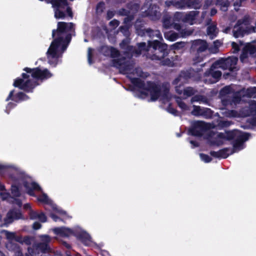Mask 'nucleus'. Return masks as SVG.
I'll return each instance as SVG.
<instances>
[{"label":"nucleus","instance_id":"nucleus-1","mask_svg":"<svg viewBox=\"0 0 256 256\" xmlns=\"http://www.w3.org/2000/svg\"><path fill=\"white\" fill-rule=\"evenodd\" d=\"M21 78H17L14 80L13 86L24 90L26 92H32L34 88L38 84L36 80H44L52 76V74L46 68L43 70L39 68H24Z\"/></svg>","mask_w":256,"mask_h":256},{"label":"nucleus","instance_id":"nucleus-2","mask_svg":"<svg viewBox=\"0 0 256 256\" xmlns=\"http://www.w3.org/2000/svg\"><path fill=\"white\" fill-rule=\"evenodd\" d=\"M74 28V24L72 22H59L57 24V29L53 30L52 31V37L54 40L50 45V50L52 49V53L54 54V50L58 46L60 42H62L64 34H70Z\"/></svg>","mask_w":256,"mask_h":256},{"label":"nucleus","instance_id":"nucleus-3","mask_svg":"<svg viewBox=\"0 0 256 256\" xmlns=\"http://www.w3.org/2000/svg\"><path fill=\"white\" fill-rule=\"evenodd\" d=\"M72 40V34H67L64 38H63L62 42H60V44L56 48L54 52L55 53L54 54L52 53V49L50 50V46L49 47L46 54L47 57L48 59V63L50 64H54V66H56L57 64L58 59L59 58V54H58V48L60 46H61V51L62 52H64L66 49L69 43Z\"/></svg>","mask_w":256,"mask_h":256},{"label":"nucleus","instance_id":"nucleus-4","mask_svg":"<svg viewBox=\"0 0 256 256\" xmlns=\"http://www.w3.org/2000/svg\"><path fill=\"white\" fill-rule=\"evenodd\" d=\"M152 48L153 50L152 52H154L150 58L152 60H161L168 54V45L158 40L152 41Z\"/></svg>","mask_w":256,"mask_h":256},{"label":"nucleus","instance_id":"nucleus-5","mask_svg":"<svg viewBox=\"0 0 256 256\" xmlns=\"http://www.w3.org/2000/svg\"><path fill=\"white\" fill-rule=\"evenodd\" d=\"M208 129V124L203 121L197 120L192 122L188 129V134L192 136H202L204 132Z\"/></svg>","mask_w":256,"mask_h":256},{"label":"nucleus","instance_id":"nucleus-6","mask_svg":"<svg viewBox=\"0 0 256 256\" xmlns=\"http://www.w3.org/2000/svg\"><path fill=\"white\" fill-rule=\"evenodd\" d=\"M145 90L150 92V100L152 102L157 100L161 95L162 90L160 86L156 84L154 82L148 81Z\"/></svg>","mask_w":256,"mask_h":256},{"label":"nucleus","instance_id":"nucleus-7","mask_svg":"<svg viewBox=\"0 0 256 256\" xmlns=\"http://www.w3.org/2000/svg\"><path fill=\"white\" fill-rule=\"evenodd\" d=\"M22 214L19 209L13 208L10 210L7 213L6 218H4V222L6 225L12 224L14 220L22 218Z\"/></svg>","mask_w":256,"mask_h":256},{"label":"nucleus","instance_id":"nucleus-8","mask_svg":"<svg viewBox=\"0 0 256 256\" xmlns=\"http://www.w3.org/2000/svg\"><path fill=\"white\" fill-rule=\"evenodd\" d=\"M250 136V134L248 133H244L236 136V138L232 141V148L230 149V154H233L238 150H240V147L242 146L243 143L248 140Z\"/></svg>","mask_w":256,"mask_h":256},{"label":"nucleus","instance_id":"nucleus-9","mask_svg":"<svg viewBox=\"0 0 256 256\" xmlns=\"http://www.w3.org/2000/svg\"><path fill=\"white\" fill-rule=\"evenodd\" d=\"M14 90H11L8 96L6 98V102L12 100L16 103L20 102L22 101L28 100L30 98L29 96L26 95L25 93L22 92H18L16 94H14Z\"/></svg>","mask_w":256,"mask_h":256},{"label":"nucleus","instance_id":"nucleus-10","mask_svg":"<svg viewBox=\"0 0 256 256\" xmlns=\"http://www.w3.org/2000/svg\"><path fill=\"white\" fill-rule=\"evenodd\" d=\"M23 186L26 190V193L34 197L36 196L34 190L40 192L42 190L38 184L34 182L30 183L27 180H24L23 182Z\"/></svg>","mask_w":256,"mask_h":256},{"label":"nucleus","instance_id":"nucleus-11","mask_svg":"<svg viewBox=\"0 0 256 256\" xmlns=\"http://www.w3.org/2000/svg\"><path fill=\"white\" fill-rule=\"evenodd\" d=\"M238 58L235 57L229 58L223 60L222 64L224 67L228 69L230 72L236 70V65L237 64Z\"/></svg>","mask_w":256,"mask_h":256},{"label":"nucleus","instance_id":"nucleus-12","mask_svg":"<svg viewBox=\"0 0 256 256\" xmlns=\"http://www.w3.org/2000/svg\"><path fill=\"white\" fill-rule=\"evenodd\" d=\"M214 66L212 65L210 68L204 72V76H211L212 78L215 80L214 82L218 81L222 76V72L220 70H214Z\"/></svg>","mask_w":256,"mask_h":256},{"label":"nucleus","instance_id":"nucleus-13","mask_svg":"<svg viewBox=\"0 0 256 256\" xmlns=\"http://www.w3.org/2000/svg\"><path fill=\"white\" fill-rule=\"evenodd\" d=\"M54 230L56 234L62 236L68 237L72 234L74 236L75 234L72 229L64 227L56 228Z\"/></svg>","mask_w":256,"mask_h":256},{"label":"nucleus","instance_id":"nucleus-14","mask_svg":"<svg viewBox=\"0 0 256 256\" xmlns=\"http://www.w3.org/2000/svg\"><path fill=\"white\" fill-rule=\"evenodd\" d=\"M74 236L85 245H88L91 241L90 236L85 232H76L74 234Z\"/></svg>","mask_w":256,"mask_h":256},{"label":"nucleus","instance_id":"nucleus-15","mask_svg":"<svg viewBox=\"0 0 256 256\" xmlns=\"http://www.w3.org/2000/svg\"><path fill=\"white\" fill-rule=\"evenodd\" d=\"M46 241L45 242H40L38 244V248L42 252V253H48L50 252V248L48 244L49 242L50 241V238L48 236H44Z\"/></svg>","mask_w":256,"mask_h":256},{"label":"nucleus","instance_id":"nucleus-16","mask_svg":"<svg viewBox=\"0 0 256 256\" xmlns=\"http://www.w3.org/2000/svg\"><path fill=\"white\" fill-rule=\"evenodd\" d=\"M134 27L136 28V33L140 36H144L146 34V29L143 28L144 24H142V21L138 19L135 23Z\"/></svg>","mask_w":256,"mask_h":256},{"label":"nucleus","instance_id":"nucleus-17","mask_svg":"<svg viewBox=\"0 0 256 256\" xmlns=\"http://www.w3.org/2000/svg\"><path fill=\"white\" fill-rule=\"evenodd\" d=\"M195 45L198 46V48H197L198 54L206 51L208 48V43L204 40H196L195 42Z\"/></svg>","mask_w":256,"mask_h":256},{"label":"nucleus","instance_id":"nucleus-18","mask_svg":"<svg viewBox=\"0 0 256 256\" xmlns=\"http://www.w3.org/2000/svg\"><path fill=\"white\" fill-rule=\"evenodd\" d=\"M208 35L211 39L215 38L218 34V30L216 26L212 24L208 26L206 29Z\"/></svg>","mask_w":256,"mask_h":256},{"label":"nucleus","instance_id":"nucleus-19","mask_svg":"<svg viewBox=\"0 0 256 256\" xmlns=\"http://www.w3.org/2000/svg\"><path fill=\"white\" fill-rule=\"evenodd\" d=\"M130 82L134 84V86L139 88L146 90V86L144 80L140 78H134L130 80Z\"/></svg>","mask_w":256,"mask_h":256},{"label":"nucleus","instance_id":"nucleus-20","mask_svg":"<svg viewBox=\"0 0 256 256\" xmlns=\"http://www.w3.org/2000/svg\"><path fill=\"white\" fill-rule=\"evenodd\" d=\"M198 14L199 12L196 10L190 12L184 16L182 20L186 22L194 20Z\"/></svg>","mask_w":256,"mask_h":256},{"label":"nucleus","instance_id":"nucleus-21","mask_svg":"<svg viewBox=\"0 0 256 256\" xmlns=\"http://www.w3.org/2000/svg\"><path fill=\"white\" fill-rule=\"evenodd\" d=\"M190 102L192 103L194 102H199L200 103L206 104L208 103V100L207 98L204 96L196 94L194 96V95L190 100Z\"/></svg>","mask_w":256,"mask_h":256},{"label":"nucleus","instance_id":"nucleus-22","mask_svg":"<svg viewBox=\"0 0 256 256\" xmlns=\"http://www.w3.org/2000/svg\"><path fill=\"white\" fill-rule=\"evenodd\" d=\"M152 41L148 40V45L146 44V42H142L138 44V46L142 52H148L152 48Z\"/></svg>","mask_w":256,"mask_h":256},{"label":"nucleus","instance_id":"nucleus-23","mask_svg":"<svg viewBox=\"0 0 256 256\" xmlns=\"http://www.w3.org/2000/svg\"><path fill=\"white\" fill-rule=\"evenodd\" d=\"M180 6L182 8L188 7L192 8L194 4V0H181L178 2Z\"/></svg>","mask_w":256,"mask_h":256},{"label":"nucleus","instance_id":"nucleus-24","mask_svg":"<svg viewBox=\"0 0 256 256\" xmlns=\"http://www.w3.org/2000/svg\"><path fill=\"white\" fill-rule=\"evenodd\" d=\"M243 48L244 50L246 51L250 54H253L256 52V45L251 43H247Z\"/></svg>","mask_w":256,"mask_h":256},{"label":"nucleus","instance_id":"nucleus-25","mask_svg":"<svg viewBox=\"0 0 256 256\" xmlns=\"http://www.w3.org/2000/svg\"><path fill=\"white\" fill-rule=\"evenodd\" d=\"M98 51L106 56H109L110 54V46H102L98 48Z\"/></svg>","mask_w":256,"mask_h":256},{"label":"nucleus","instance_id":"nucleus-26","mask_svg":"<svg viewBox=\"0 0 256 256\" xmlns=\"http://www.w3.org/2000/svg\"><path fill=\"white\" fill-rule=\"evenodd\" d=\"M11 194L12 198H18L21 195L20 191L18 186L16 184H12L10 188Z\"/></svg>","mask_w":256,"mask_h":256},{"label":"nucleus","instance_id":"nucleus-27","mask_svg":"<svg viewBox=\"0 0 256 256\" xmlns=\"http://www.w3.org/2000/svg\"><path fill=\"white\" fill-rule=\"evenodd\" d=\"M146 34L150 38L156 36L158 38H162L161 34L159 30H154L151 28H148L146 30Z\"/></svg>","mask_w":256,"mask_h":256},{"label":"nucleus","instance_id":"nucleus-28","mask_svg":"<svg viewBox=\"0 0 256 256\" xmlns=\"http://www.w3.org/2000/svg\"><path fill=\"white\" fill-rule=\"evenodd\" d=\"M52 4L54 7L60 8L62 6H65L68 5L67 0H51Z\"/></svg>","mask_w":256,"mask_h":256},{"label":"nucleus","instance_id":"nucleus-29","mask_svg":"<svg viewBox=\"0 0 256 256\" xmlns=\"http://www.w3.org/2000/svg\"><path fill=\"white\" fill-rule=\"evenodd\" d=\"M126 60V58H118V59H114L112 61V64H113L114 66L120 70Z\"/></svg>","mask_w":256,"mask_h":256},{"label":"nucleus","instance_id":"nucleus-30","mask_svg":"<svg viewBox=\"0 0 256 256\" xmlns=\"http://www.w3.org/2000/svg\"><path fill=\"white\" fill-rule=\"evenodd\" d=\"M184 77L185 78H190V74L186 73L184 72H182L173 81L172 84L174 85H177L178 84L179 82L181 80L182 78Z\"/></svg>","mask_w":256,"mask_h":256},{"label":"nucleus","instance_id":"nucleus-31","mask_svg":"<svg viewBox=\"0 0 256 256\" xmlns=\"http://www.w3.org/2000/svg\"><path fill=\"white\" fill-rule=\"evenodd\" d=\"M184 77L185 78H190V74L186 73L184 72H182L173 81L172 84L174 85H177L178 84L179 82L181 80L182 78Z\"/></svg>","mask_w":256,"mask_h":256},{"label":"nucleus","instance_id":"nucleus-32","mask_svg":"<svg viewBox=\"0 0 256 256\" xmlns=\"http://www.w3.org/2000/svg\"><path fill=\"white\" fill-rule=\"evenodd\" d=\"M196 92V90H195L193 88L190 86L184 89V95L188 97L194 96Z\"/></svg>","mask_w":256,"mask_h":256},{"label":"nucleus","instance_id":"nucleus-33","mask_svg":"<svg viewBox=\"0 0 256 256\" xmlns=\"http://www.w3.org/2000/svg\"><path fill=\"white\" fill-rule=\"evenodd\" d=\"M220 155L222 158H227L230 154V148H224L220 149Z\"/></svg>","mask_w":256,"mask_h":256},{"label":"nucleus","instance_id":"nucleus-34","mask_svg":"<svg viewBox=\"0 0 256 256\" xmlns=\"http://www.w3.org/2000/svg\"><path fill=\"white\" fill-rule=\"evenodd\" d=\"M162 24L164 28H170L172 25L171 18L170 16H164L162 20Z\"/></svg>","mask_w":256,"mask_h":256},{"label":"nucleus","instance_id":"nucleus-35","mask_svg":"<svg viewBox=\"0 0 256 256\" xmlns=\"http://www.w3.org/2000/svg\"><path fill=\"white\" fill-rule=\"evenodd\" d=\"M237 132L235 130L226 132V140H231L234 139L236 136Z\"/></svg>","mask_w":256,"mask_h":256},{"label":"nucleus","instance_id":"nucleus-36","mask_svg":"<svg viewBox=\"0 0 256 256\" xmlns=\"http://www.w3.org/2000/svg\"><path fill=\"white\" fill-rule=\"evenodd\" d=\"M120 52L116 48L110 46V56L112 58H118L120 56Z\"/></svg>","mask_w":256,"mask_h":256},{"label":"nucleus","instance_id":"nucleus-37","mask_svg":"<svg viewBox=\"0 0 256 256\" xmlns=\"http://www.w3.org/2000/svg\"><path fill=\"white\" fill-rule=\"evenodd\" d=\"M165 37H166L168 40L172 42L176 40L178 38V34L177 33L173 32L168 34L166 36L165 34Z\"/></svg>","mask_w":256,"mask_h":256},{"label":"nucleus","instance_id":"nucleus-38","mask_svg":"<svg viewBox=\"0 0 256 256\" xmlns=\"http://www.w3.org/2000/svg\"><path fill=\"white\" fill-rule=\"evenodd\" d=\"M66 14L63 11L59 10V8H57L55 10L54 16L56 18H64Z\"/></svg>","mask_w":256,"mask_h":256},{"label":"nucleus","instance_id":"nucleus-39","mask_svg":"<svg viewBox=\"0 0 256 256\" xmlns=\"http://www.w3.org/2000/svg\"><path fill=\"white\" fill-rule=\"evenodd\" d=\"M248 97L252 98L256 94V87L248 88L246 91Z\"/></svg>","mask_w":256,"mask_h":256},{"label":"nucleus","instance_id":"nucleus-40","mask_svg":"<svg viewBox=\"0 0 256 256\" xmlns=\"http://www.w3.org/2000/svg\"><path fill=\"white\" fill-rule=\"evenodd\" d=\"M129 28L130 26L126 24L124 26H120L119 28V30L121 32L124 34V35L127 36L130 33Z\"/></svg>","mask_w":256,"mask_h":256},{"label":"nucleus","instance_id":"nucleus-41","mask_svg":"<svg viewBox=\"0 0 256 256\" xmlns=\"http://www.w3.org/2000/svg\"><path fill=\"white\" fill-rule=\"evenodd\" d=\"M38 200L40 202H44L45 204H48V196L44 193L41 196H39L38 198Z\"/></svg>","mask_w":256,"mask_h":256},{"label":"nucleus","instance_id":"nucleus-42","mask_svg":"<svg viewBox=\"0 0 256 256\" xmlns=\"http://www.w3.org/2000/svg\"><path fill=\"white\" fill-rule=\"evenodd\" d=\"M167 110L169 113L173 114L174 116H178V110L172 106L171 104H168L167 108Z\"/></svg>","mask_w":256,"mask_h":256},{"label":"nucleus","instance_id":"nucleus-43","mask_svg":"<svg viewBox=\"0 0 256 256\" xmlns=\"http://www.w3.org/2000/svg\"><path fill=\"white\" fill-rule=\"evenodd\" d=\"M201 159L205 162L208 163L212 160V158L208 154L201 153L200 154Z\"/></svg>","mask_w":256,"mask_h":256},{"label":"nucleus","instance_id":"nucleus-44","mask_svg":"<svg viewBox=\"0 0 256 256\" xmlns=\"http://www.w3.org/2000/svg\"><path fill=\"white\" fill-rule=\"evenodd\" d=\"M194 109L192 112V114L194 116H198L200 114V106H193Z\"/></svg>","mask_w":256,"mask_h":256},{"label":"nucleus","instance_id":"nucleus-45","mask_svg":"<svg viewBox=\"0 0 256 256\" xmlns=\"http://www.w3.org/2000/svg\"><path fill=\"white\" fill-rule=\"evenodd\" d=\"M16 106V104L12 102H10L8 104L6 109L5 110L6 112L9 114L12 109L14 108Z\"/></svg>","mask_w":256,"mask_h":256},{"label":"nucleus","instance_id":"nucleus-46","mask_svg":"<svg viewBox=\"0 0 256 256\" xmlns=\"http://www.w3.org/2000/svg\"><path fill=\"white\" fill-rule=\"evenodd\" d=\"M178 106L182 110H188V106L182 100H176Z\"/></svg>","mask_w":256,"mask_h":256},{"label":"nucleus","instance_id":"nucleus-47","mask_svg":"<svg viewBox=\"0 0 256 256\" xmlns=\"http://www.w3.org/2000/svg\"><path fill=\"white\" fill-rule=\"evenodd\" d=\"M172 49L174 50H178L184 46V43L182 42H178L172 45Z\"/></svg>","mask_w":256,"mask_h":256},{"label":"nucleus","instance_id":"nucleus-48","mask_svg":"<svg viewBox=\"0 0 256 256\" xmlns=\"http://www.w3.org/2000/svg\"><path fill=\"white\" fill-rule=\"evenodd\" d=\"M134 19V16L133 14L128 15L124 20V23L126 24H130L132 21Z\"/></svg>","mask_w":256,"mask_h":256},{"label":"nucleus","instance_id":"nucleus-49","mask_svg":"<svg viewBox=\"0 0 256 256\" xmlns=\"http://www.w3.org/2000/svg\"><path fill=\"white\" fill-rule=\"evenodd\" d=\"M130 69L131 68L130 62L126 60L120 70L124 72H126L130 70Z\"/></svg>","mask_w":256,"mask_h":256},{"label":"nucleus","instance_id":"nucleus-50","mask_svg":"<svg viewBox=\"0 0 256 256\" xmlns=\"http://www.w3.org/2000/svg\"><path fill=\"white\" fill-rule=\"evenodd\" d=\"M92 50V48H88V60L90 64L93 63Z\"/></svg>","mask_w":256,"mask_h":256},{"label":"nucleus","instance_id":"nucleus-51","mask_svg":"<svg viewBox=\"0 0 256 256\" xmlns=\"http://www.w3.org/2000/svg\"><path fill=\"white\" fill-rule=\"evenodd\" d=\"M210 154L211 156H212L214 158H222L220 150L218 152L210 151Z\"/></svg>","mask_w":256,"mask_h":256},{"label":"nucleus","instance_id":"nucleus-52","mask_svg":"<svg viewBox=\"0 0 256 256\" xmlns=\"http://www.w3.org/2000/svg\"><path fill=\"white\" fill-rule=\"evenodd\" d=\"M242 28L240 27L236 30H233L234 36L236 38H238L242 35Z\"/></svg>","mask_w":256,"mask_h":256},{"label":"nucleus","instance_id":"nucleus-53","mask_svg":"<svg viewBox=\"0 0 256 256\" xmlns=\"http://www.w3.org/2000/svg\"><path fill=\"white\" fill-rule=\"evenodd\" d=\"M38 218L42 222H45L47 220V218L44 212L38 214Z\"/></svg>","mask_w":256,"mask_h":256},{"label":"nucleus","instance_id":"nucleus-54","mask_svg":"<svg viewBox=\"0 0 256 256\" xmlns=\"http://www.w3.org/2000/svg\"><path fill=\"white\" fill-rule=\"evenodd\" d=\"M203 60V58L199 56V54L196 52L195 57L193 58L194 64H197Z\"/></svg>","mask_w":256,"mask_h":256},{"label":"nucleus","instance_id":"nucleus-55","mask_svg":"<svg viewBox=\"0 0 256 256\" xmlns=\"http://www.w3.org/2000/svg\"><path fill=\"white\" fill-rule=\"evenodd\" d=\"M38 214L37 212L31 210L29 213V216L31 220H36L38 218Z\"/></svg>","mask_w":256,"mask_h":256},{"label":"nucleus","instance_id":"nucleus-56","mask_svg":"<svg viewBox=\"0 0 256 256\" xmlns=\"http://www.w3.org/2000/svg\"><path fill=\"white\" fill-rule=\"evenodd\" d=\"M104 6V2H99L96 5V10L98 12H99V11L102 12Z\"/></svg>","mask_w":256,"mask_h":256},{"label":"nucleus","instance_id":"nucleus-57","mask_svg":"<svg viewBox=\"0 0 256 256\" xmlns=\"http://www.w3.org/2000/svg\"><path fill=\"white\" fill-rule=\"evenodd\" d=\"M182 86L180 84L176 86V92L178 94H184V90L182 88Z\"/></svg>","mask_w":256,"mask_h":256},{"label":"nucleus","instance_id":"nucleus-58","mask_svg":"<svg viewBox=\"0 0 256 256\" xmlns=\"http://www.w3.org/2000/svg\"><path fill=\"white\" fill-rule=\"evenodd\" d=\"M120 24V22L116 20H113L110 22V26L113 27H116Z\"/></svg>","mask_w":256,"mask_h":256},{"label":"nucleus","instance_id":"nucleus-59","mask_svg":"<svg viewBox=\"0 0 256 256\" xmlns=\"http://www.w3.org/2000/svg\"><path fill=\"white\" fill-rule=\"evenodd\" d=\"M170 89L166 86H162V95L164 96H166L169 93Z\"/></svg>","mask_w":256,"mask_h":256},{"label":"nucleus","instance_id":"nucleus-60","mask_svg":"<svg viewBox=\"0 0 256 256\" xmlns=\"http://www.w3.org/2000/svg\"><path fill=\"white\" fill-rule=\"evenodd\" d=\"M218 125L222 128H226L230 126V122L228 121H221Z\"/></svg>","mask_w":256,"mask_h":256},{"label":"nucleus","instance_id":"nucleus-61","mask_svg":"<svg viewBox=\"0 0 256 256\" xmlns=\"http://www.w3.org/2000/svg\"><path fill=\"white\" fill-rule=\"evenodd\" d=\"M42 227V224L38 222H35L32 225V228L35 230H38Z\"/></svg>","mask_w":256,"mask_h":256},{"label":"nucleus","instance_id":"nucleus-62","mask_svg":"<svg viewBox=\"0 0 256 256\" xmlns=\"http://www.w3.org/2000/svg\"><path fill=\"white\" fill-rule=\"evenodd\" d=\"M248 53L246 51L244 50V49L242 48V53L240 56V58L242 60L247 58L248 56Z\"/></svg>","mask_w":256,"mask_h":256},{"label":"nucleus","instance_id":"nucleus-63","mask_svg":"<svg viewBox=\"0 0 256 256\" xmlns=\"http://www.w3.org/2000/svg\"><path fill=\"white\" fill-rule=\"evenodd\" d=\"M232 46L233 49H234L235 52H238L240 50L239 46L235 42H232Z\"/></svg>","mask_w":256,"mask_h":256},{"label":"nucleus","instance_id":"nucleus-64","mask_svg":"<svg viewBox=\"0 0 256 256\" xmlns=\"http://www.w3.org/2000/svg\"><path fill=\"white\" fill-rule=\"evenodd\" d=\"M114 16V14L113 13V12L112 11H110V10H108V12H107V14H106V18L108 20H110Z\"/></svg>","mask_w":256,"mask_h":256}]
</instances>
